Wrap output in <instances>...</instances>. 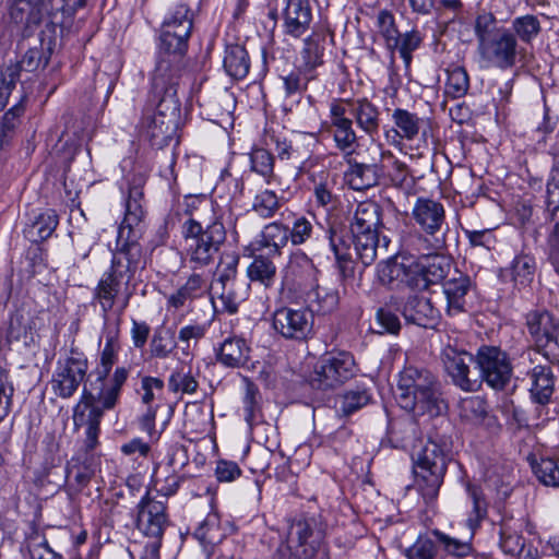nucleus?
I'll return each instance as SVG.
<instances>
[{
    "instance_id": "nucleus-16",
    "label": "nucleus",
    "mask_w": 559,
    "mask_h": 559,
    "mask_svg": "<svg viewBox=\"0 0 559 559\" xmlns=\"http://www.w3.org/2000/svg\"><path fill=\"white\" fill-rule=\"evenodd\" d=\"M314 318L307 307H282L273 314L274 330L286 340L306 341L313 331Z\"/></svg>"
},
{
    "instance_id": "nucleus-32",
    "label": "nucleus",
    "mask_w": 559,
    "mask_h": 559,
    "mask_svg": "<svg viewBox=\"0 0 559 559\" xmlns=\"http://www.w3.org/2000/svg\"><path fill=\"white\" fill-rule=\"evenodd\" d=\"M288 226L280 222H272L264 226L259 239L257 240V250L267 249L269 254L280 257L282 249L288 243Z\"/></svg>"
},
{
    "instance_id": "nucleus-27",
    "label": "nucleus",
    "mask_w": 559,
    "mask_h": 559,
    "mask_svg": "<svg viewBox=\"0 0 559 559\" xmlns=\"http://www.w3.org/2000/svg\"><path fill=\"white\" fill-rule=\"evenodd\" d=\"M528 391L532 401L539 405L550 402L555 391V376L548 365H537L527 372Z\"/></svg>"
},
{
    "instance_id": "nucleus-34",
    "label": "nucleus",
    "mask_w": 559,
    "mask_h": 559,
    "mask_svg": "<svg viewBox=\"0 0 559 559\" xmlns=\"http://www.w3.org/2000/svg\"><path fill=\"white\" fill-rule=\"evenodd\" d=\"M205 292V278L201 274L193 273L183 285L167 297V305L175 309H180L188 302L202 297Z\"/></svg>"
},
{
    "instance_id": "nucleus-15",
    "label": "nucleus",
    "mask_w": 559,
    "mask_h": 559,
    "mask_svg": "<svg viewBox=\"0 0 559 559\" xmlns=\"http://www.w3.org/2000/svg\"><path fill=\"white\" fill-rule=\"evenodd\" d=\"M88 370L85 355L72 349L63 359H59L50 385L52 392L61 399H70L84 381Z\"/></svg>"
},
{
    "instance_id": "nucleus-55",
    "label": "nucleus",
    "mask_w": 559,
    "mask_h": 559,
    "mask_svg": "<svg viewBox=\"0 0 559 559\" xmlns=\"http://www.w3.org/2000/svg\"><path fill=\"white\" fill-rule=\"evenodd\" d=\"M243 404V417L245 420L252 426L259 419L260 406H259V390L258 388L248 382L246 384V392L242 400Z\"/></svg>"
},
{
    "instance_id": "nucleus-58",
    "label": "nucleus",
    "mask_w": 559,
    "mask_h": 559,
    "mask_svg": "<svg viewBox=\"0 0 559 559\" xmlns=\"http://www.w3.org/2000/svg\"><path fill=\"white\" fill-rule=\"evenodd\" d=\"M313 233V224L305 216L295 217L292 227H288L289 241L299 246L308 241Z\"/></svg>"
},
{
    "instance_id": "nucleus-14",
    "label": "nucleus",
    "mask_w": 559,
    "mask_h": 559,
    "mask_svg": "<svg viewBox=\"0 0 559 559\" xmlns=\"http://www.w3.org/2000/svg\"><path fill=\"white\" fill-rule=\"evenodd\" d=\"M354 374L355 360L350 353H330L316 365L310 384L319 390L334 389L353 378Z\"/></svg>"
},
{
    "instance_id": "nucleus-51",
    "label": "nucleus",
    "mask_w": 559,
    "mask_h": 559,
    "mask_svg": "<svg viewBox=\"0 0 559 559\" xmlns=\"http://www.w3.org/2000/svg\"><path fill=\"white\" fill-rule=\"evenodd\" d=\"M532 468L540 483L546 486H559V466L552 459H540L532 463Z\"/></svg>"
},
{
    "instance_id": "nucleus-8",
    "label": "nucleus",
    "mask_w": 559,
    "mask_h": 559,
    "mask_svg": "<svg viewBox=\"0 0 559 559\" xmlns=\"http://www.w3.org/2000/svg\"><path fill=\"white\" fill-rule=\"evenodd\" d=\"M416 486L427 504L433 502L443 484L449 462L447 443L428 442L414 455Z\"/></svg>"
},
{
    "instance_id": "nucleus-53",
    "label": "nucleus",
    "mask_w": 559,
    "mask_h": 559,
    "mask_svg": "<svg viewBox=\"0 0 559 559\" xmlns=\"http://www.w3.org/2000/svg\"><path fill=\"white\" fill-rule=\"evenodd\" d=\"M118 329L119 326L116 325L115 329L108 328V330L105 331L106 343L100 355V364L104 368L105 376L109 372L116 361L117 352L119 348Z\"/></svg>"
},
{
    "instance_id": "nucleus-26",
    "label": "nucleus",
    "mask_w": 559,
    "mask_h": 559,
    "mask_svg": "<svg viewBox=\"0 0 559 559\" xmlns=\"http://www.w3.org/2000/svg\"><path fill=\"white\" fill-rule=\"evenodd\" d=\"M407 322L418 326H432L439 319V310L432 305L430 298L424 295H409L402 310Z\"/></svg>"
},
{
    "instance_id": "nucleus-50",
    "label": "nucleus",
    "mask_w": 559,
    "mask_h": 559,
    "mask_svg": "<svg viewBox=\"0 0 559 559\" xmlns=\"http://www.w3.org/2000/svg\"><path fill=\"white\" fill-rule=\"evenodd\" d=\"M469 87V78L463 67H455L448 71L445 94L452 98L464 96Z\"/></svg>"
},
{
    "instance_id": "nucleus-39",
    "label": "nucleus",
    "mask_w": 559,
    "mask_h": 559,
    "mask_svg": "<svg viewBox=\"0 0 559 559\" xmlns=\"http://www.w3.org/2000/svg\"><path fill=\"white\" fill-rule=\"evenodd\" d=\"M175 331L171 328L158 326L154 330L150 341V355L152 358L167 359L177 348Z\"/></svg>"
},
{
    "instance_id": "nucleus-45",
    "label": "nucleus",
    "mask_w": 559,
    "mask_h": 559,
    "mask_svg": "<svg viewBox=\"0 0 559 559\" xmlns=\"http://www.w3.org/2000/svg\"><path fill=\"white\" fill-rule=\"evenodd\" d=\"M94 473L95 469L87 460L80 461L79 459H72L67 467L69 486L74 488L75 491H81L87 486Z\"/></svg>"
},
{
    "instance_id": "nucleus-35",
    "label": "nucleus",
    "mask_w": 559,
    "mask_h": 559,
    "mask_svg": "<svg viewBox=\"0 0 559 559\" xmlns=\"http://www.w3.org/2000/svg\"><path fill=\"white\" fill-rule=\"evenodd\" d=\"M536 260L528 253H520L514 257L509 267L503 272L518 288L527 287L534 281L536 273Z\"/></svg>"
},
{
    "instance_id": "nucleus-18",
    "label": "nucleus",
    "mask_w": 559,
    "mask_h": 559,
    "mask_svg": "<svg viewBox=\"0 0 559 559\" xmlns=\"http://www.w3.org/2000/svg\"><path fill=\"white\" fill-rule=\"evenodd\" d=\"M441 359L454 385L465 392H474L480 388L479 379L471 377L469 365L475 362V356L449 345L443 348Z\"/></svg>"
},
{
    "instance_id": "nucleus-43",
    "label": "nucleus",
    "mask_w": 559,
    "mask_h": 559,
    "mask_svg": "<svg viewBox=\"0 0 559 559\" xmlns=\"http://www.w3.org/2000/svg\"><path fill=\"white\" fill-rule=\"evenodd\" d=\"M335 180L329 174H321L313 180V197L316 204L326 211L335 209L337 195L335 194Z\"/></svg>"
},
{
    "instance_id": "nucleus-59",
    "label": "nucleus",
    "mask_w": 559,
    "mask_h": 559,
    "mask_svg": "<svg viewBox=\"0 0 559 559\" xmlns=\"http://www.w3.org/2000/svg\"><path fill=\"white\" fill-rule=\"evenodd\" d=\"M41 62H43V50L39 47H34V48H29L17 63L10 64L7 68H15L16 82H17L20 79L21 71L34 72L39 68Z\"/></svg>"
},
{
    "instance_id": "nucleus-2",
    "label": "nucleus",
    "mask_w": 559,
    "mask_h": 559,
    "mask_svg": "<svg viewBox=\"0 0 559 559\" xmlns=\"http://www.w3.org/2000/svg\"><path fill=\"white\" fill-rule=\"evenodd\" d=\"M193 26V14L188 5L177 4L162 25L154 80L164 86L171 75L179 76L180 62L188 49V39Z\"/></svg>"
},
{
    "instance_id": "nucleus-61",
    "label": "nucleus",
    "mask_w": 559,
    "mask_h": 559,
    "mask_svg": "<svg viewBox=\"0 0 559 559\" xmlns=\"http://www.w3.org/2000/svg\"><path fill=\"white\" fill-rule=\"evenodd\" d=\"M198 381L188 372L177 371L170 374L168 388L170 391L178 393L192 394L198 389Z\"/></svg>"
},
{
    "instance_id": "nucleus-38",
    "label": "nucleus",
    "mask_w": 559,
    "mask_h": 559,
    "mask_svg": "<svg viewBox=\"0 0 559 559\" xmlns=\"http://www.w3.org/2000/svg\"><path fill=\"white\" fill-rule=\"evenodd\" d=\"M522 523L519 520L508 519L500 524V547L504 554L514 556L525 548L521 535Z\"/></svg>"
},
{
    "instance_id": "nucleus-25",
    "label": "nucleus",
    "mask_w": 559,
    "mask_h": 559,
    "mask_svg": "<svg viewBox=\"0 0 559 559\" xmlns=\"http://www.w3.org/2000/svg\"><path fill=\"white\" fill-rule=\"evenodd\" d=\"M311 313L329 314L335 311L340 305L341 295L338 285L334 282L322 280L307 293L306 298Z\"/></svg>"
},
{
    "instance_id": "nucleus-33",
    "label": "nucleus",
    "mask_w": 559,
    "mask_h": 559,
    "mask_svg": "<svg viewBox=\"0 0 559 559\" xmlns=\"http://www.w3.org/2000/svg\"><path fill=\"white\" fill-rule=\"evenodd\" d=\"M350 114L355 117L356 123L367 135L373 136L380 127V111L376 105L367 98H360L348 103Z\"/></svg>"
},
{
    "instance_id": "nucleus-37",
    "label": "nucleus",
    "mask_w": 559,
    "mask_h": 559,
    "mask_svg": "<svg viewBox=\"0 0 559 559\" xmlns=\"http://www.w3.org/2000/svg\"><path fill=\"white\" fill-rule=\"evenodd\" d=\"M329 241L342 278L347 280L352 277L354 275V262L352 260L350 247L333 226L329 228Z\"/></svg>"
},
{
    "instance_id": "nucleus-13",
    "label": "nucleus",
    "mask_w": 559,
    "mask_h": 559,
    "mask_svg": "<svg viewBox=\"0 0 559 559\" xmlns=\"http://www.w3.org/2000/svg\"><path fill=\"white\" fill-rule=\"evenodd\" d=\"M439 544L442 550L454 557H465L473 550L472 544L452 537L438 528L427 534H419L415 543L405 550L407 559H436Z\"/></svg>"
},
{
    "instance_id": "nucleus-11",
    "label": "nucleus",
    "mask_w": 559,
    "mask_h": 559,
    "mask_svg": "<svg viewBox=\"0 0 559 559\" xmlns=\"http://www.w3.org/2000/svg\"><path fill=\"white\" fill-rule=\"evenodd\" d=\"M178 78L171 75L164 86H156L154 73L152 74V88L154 95L159 99L157 112L153 116L150 124V135L152 139H167L174 131L176 117L179 112L180 103L177 97Z\"/></svg>"
},
{
    "instance_id": "nucleus-28",
    "label": "nucleus",
    "mask_w": 559,
    "mask_h": 559,
    "mask_svg": "<svg viewBox=\"0 0 559 559\" xmlns=\"http://www.w3.org/2000/svg\"><path fill=\"white\" fill-rule=\"evenodd\" d=\"M312 11L309 0H287L284 10V28L293 37L304 35L311 23Z\"/></svg>"
},
{
    "instance_id": "nucleus-40",
    "label": "nucleus",
    "mask_w": 559,
    "mask_h": 559,
    "mask_svg": "<svg viewBox=\"0 0 559 559\" xmlns=\"http://www.w3.org/2000/svg\"><path fill=\"white\" fill-rule=\"evenodd\" d=\"M224 68L231 78L243 79L250 69V61L245 47L240 45L227 46L224 57Z\"/></svg>"
},
{
    "instance_id": "nucleus-41",
    "label": "nucleus",
    "mask_w": 559,
    "mask_h": 559,
    "mask_svg": "<svg viewBox=\"0 0 559 559\" xmlns=\"http://www.w3.org/2000/svg\"><path fill=\"white\" fill-rule=\"evenodd\" d=\"M330 131L335 147L344 154V157L352 156L357 146V134L353 128V120L330 123Z\"/></svg>"
},
{
    "instance_id": "nucleus-60",
    "label": "nucleus",
    "mask_w": 559,
    "mask_h": 559,
    "mask_svg": "<svg viewBox=\"0 0 559 559\" xmlns=\"http://www.w3.org/2000/svg\"><path fill=\"white\" fill-rule=\"evenodd\" d=\"M421 36L417 31H411L400 36L397 47L391 49H399L400 56L406 66L411 64L412 53L420 46Z\"/></svg>"
},
{
    "instance_id": "nucleus-52",
    "label": "nucleus",
    "mask_w": 559,
    "mask_h": 559,
    "mask_svg": "<svg viewBox=\"0 0 559 559\" xmlns=\"http://www.w3.org/2000/svg\"><path fill=\"white\" fill-rule=\"evenodd\" d=\"M251 169L266 179L270 182V178L274 173V157L264 148H254L250 153Z\"/></svg>"
},
{
    "instance_id": "nucleus-29",
    "label": "nucleus",
    "mask_w": 559,
    "mask_h": 559,
    "mask_svg": "<svg viewBox=\"0 0 559 559\" xmlns=\"http://www.w3.org/2000/svg\"><path fill=\"white\" fill-rule=\"evenodd\" d=\"M443 293L447 298V311L456 316L466 311V297L472 288L471 278L455 271L454 276L443 283Z\"/></svg>"
},
{
    "instance_id": "nucleus-4",
    "label": "nucleus",
    "mask_w": 559,
    "mask_h": 559,
    "mask_svg": "<svg viewBox=\"0 0 559 559\" xmlns=\"http://www.w3.org/2000/svg\"><path fill=\"white\" fill-rule=\"evenodd\" d=\"M394 394L397 404L415 416L435 417L447 408L437 378L425 368L405 367L400 372Z\"/></svg>"
},
{
    "instance_id": "nucleus-5",
    "label": "nucleus",
    "mask_w": 559,
    "mask_h": 559,
    "mask_svg": "<svg viewBox=\"0 0 559 559\" xmlns=\"http://www.w3.org/2000/svg\"><path fill=\"white\" fill-rule=\"evenodd\" d=\"M474 29L481 69L495 68L504 71L516 64L520 55L518 38L509 28L497 26L493 15L477 16Z\"/></svg>"
},
{
    "instance_id": "nucleus-49",
    "label": "nucleus",
    "mask_w": 559,
    "mask_h": 559,
    "mask_svg": "<svg viewBox=\"0 0 559 559\" xmlns=\"http://www.w3.org/2000/svg\"><path fill=\"white\" fill-rule=\"evenodd\" d=\"M323 51L324 48L313 37H309L305 40L304 49L301 51L302 60H304V70L307 74V81L312 80L314 78L311 72L322 66L323 63Z\"/></svg>"
},
{
    "instance_id": "nucleus-44",
    "label": "nucleus",
    "mask_w": 559,
    "mask_h": 559,
    "mask_svg": "<svg viewBox=\"0 0 559 559\" xmlns=\"http://www.w3.org/2000/svg\"><path fill=\"white\" fill-rule=\"evenodd\" d=\"M200 102L210 120L229 115L234 108V99L227 91H219L212 97H200Z\"/></svg>"
},
{
    "instance_id": "nucleus-22",
    "label": "nucleus",
    "mask_w": 559,
    "mask_h": 559,
    "mask_svg": "<svg viewBox=\"0 0 559 559\" xmlns=\"http://www.w3.org/2000/svg\"><path fill=\"white\" fill-rule=\"evenodd\" d=\"M60 8H53L52 0H14L10 9V16L16 24H25L26 27L36 26L44 20L51 24H62L57 20Z\"/></svg>"
},
{
    "instance_id": "nucleus-20",
    "label": "nucleus",
    "mask_w": 559,
    "mask_h": 559,
    "mask_svg": "<svg viewBox=\"0 0 559 559\" xmlns=\"http://www.w3.org/2000/svg\"><path fill=\"white\" fill-rule=\"evenodd\" d=\"M104 411L95 404L94 393L83 391L81 400L73 408V424L75 428L86 427L85 448L92 451L98 444L99 425Z\"/></svg>"
},
{
    "instance_id": "nucleus-47",
    "label": "nucleus",
    "mask_w": 559,
    "mask_h": 559,
    "mask_svg": "<svg viewBox=\"0 0 559 559\" xmlns=\"http://www.w3.org/2000/svg\"><path fill=\"white\" fill-rule=\"evenodd\" d=\"M281 206L280 197L269 189L258 192L251 203V210L262 218H272Z\"/></svg>"
},
{
    "instance_id": "nucleus-7",
    "label": "nucleus",
    "mask_w": 559,
    "mask_h": 559,
    "mask_svg": "<svg viewBox=\"0 0 559 559\" xmlns=\"http://www.w3.org/2000/svg\"><path fill=\"white\" fill-rule=\"evenodd\" d=\"M183 251L193 270L205 267L215 258L226 239L223 223L214 221L205 227L193 218L182 224Z\"/></svg>"
},
{
    "instance_id": "nucleus-17",
    "label": "nucleus",
    "mask_w": 559,
    "mask_h": 559,
    "mask_svg": "<svg viewBox=\"0 0 559 559\" xmlns=\"http://www.w3.org/2000/svg\"><path fill=\"white\" fill-rule=\"evenodd\" d=\"M526 328L535 345L545 349L544 356L551 360L559 349V322L549 311L536 309L526 314Z\"/></svg>"
},
{
    "instance_id": "nucleus-42",
    "label": "nucleus",
    "mask_w": 559,
    "mask_h": 559,
    "mask_svg": "<svg viewBox=\"0 0 559 559\" xmlns=\"http://www.w3.org/2000/svg\"><path fill=\"white\" fill-rule=\"evenodd\" d=\"M58 215L53 210L40 213L25 230L27 238L33 242L46 240L58 226Z\"/></svg>"
},
{
    "instance_id": "nucleus-24",
    "label": "nucleus",
    "mask_w": 559,
    "mask_h": 559,
    "mask_svg": "<svg viewBox=\"0 0 559 559\" xmlns=\"http://www.w3.org/2000/svg\"><path fill=\"white\" fill-rule=\"evenodd\" d=\"M413 261L409 263L388 260L378 264L377 274L380 283L390 289H414Z\"/></svg>"
},
{
    "instance_id": "nucleus-12",
    "label": "nucleus",
    "mask_w": 559,
    "mask_h": 559,
    "mask_svg": "<svg viewBox=\"0 0 559 559\" xmlns=\"http://www.w3.org/2000/svg\"><path fill=\"white\" fill-rule=\"evenodd\" d=\"M475 365L479 381L493 390L501 391L510 383L513 367L507 352L498 346L483 345L475 354Z\"/></svg>"
},
{
    "instance_id": "nucleus-48",
    "label": "nucleus",
    "mask_w": 559,
    "mask_h": 559,
    "mask_svg": "<svg viewBox=\"0 0 559 559\" xmlns=\"http://www.w3.org/2000/svg\"><path fill=\"white\" fill-rule=\"evenodd\" d=\"M459 415L466 423L480 424L487 415L486 402L480 396L462 399L459 403Z\"/></svg>"
},
{
    "instance_id": "nucleus-62",
    "label": "nucleus",
    "mask_w": 559,
    "mask_h": 559,
    "mask_svg": "<svg viewBox=\"0 0 559 559\" xmlns=\"http://www.w3.org/2000/svg\"><path fill=\"white\" fill-rule=\"evenodd\" d=\"M164 389V381L155 377H144L141 381L142 402L146 406H153L154 400L159 397Z\"/></svg>"
},
{
    "instance_id": "nucleus-57",
    "label": "nucleus",
    "mask_w": 559,
    "mask_h": 559,
    "mask_svg": "<svg viewBox=\"0 0 559 559\" xmlns=\"http://www.w3.org/2000/svg\"><path fill=\"white\" fill-rule=\"evenodd\" d=\"M206 330V325L201 323L188 324L179 330L178 341L183 344L181 347L183 355H190L191 342H193L195 345L201 338L204 337Z\"/></svg>"
},
{
    "instance_id": "nucleus-23",
    "label": "nucleus",
    "mask_w": 559,
    "mask_h": 559,
    "mask_svg": "<svg viewBox=\"0 0 559 559\" xmlns=\"http://www.w3.org/2000/svg\"><path fill=\"white\" fill-rule=\"evenodd\" d=\"M391 119L393 122L392 132L394 134L390 142L394 146L401 147L404 140L412 142L420 138L426 141L425 119L416 112L397 107L393 109Z\"/></svg>"
},
{
    "instance_id": "nucleus-46",
    "label": "nucleus",
    "mask_w": 559,
    "mask_h": 559,
    "mask_svg": "<svg viewBox=\"0 0 559 559\" xmlns=\"http://www.w3.org/2000/svg\"><path fill=\"white\" fill-rule=\"evenodd\" d=\"M510 31L515 37L525 44L532 43L542 31L539 19L533 14H525L513 19Z\"/></svg>"
},
{
    "instance_id": "nucleus-56",
    "label": "nucleus",
    "mask_w": 559,
    "mask_h": 559,
    "mask_svg": "<svg viewBox=\"0 0 559 559\" xmlns=\"http://www.w3.org/2000/svg\"><path fill=\"white\" fill-rule=\"evenodd\" d=\"M377 22L380 33L385 38L388 48L397 47L400 35L393 14L388 10H382L378 14Z\"/></svg>"
},
{
    "instance_id": "nucleus-19",
    "label": "nucleus",
    "mask_w": 559,
    "mask_h": 559,
    "mask_svg": "<svg viewBox=\"0 0 559 559\" xmlns=\"http://www.w3.org/2000/svg\"><path fill=\"white\" fill-rule=\"evenodd\" d=\"M409 255L418 254L413 261L414 290L427 289L430 285L442 282L451 270L450 260L437 252H407Z\"/></svg>"
},
{
    "instance_id": "nucleus-30",
    "label": "nucleus",
    "mask_w": 559,
    "mask_h": 559,
    "mask_svg": "<svg viewBox=\"0 0 559 559\" xmlns=\"http://www.w3.org/2000/svg\"><path fill=\"white\" fill-rule=\"evenodd\" d=\"M345 160L347 169L344 180L353 190H366L378 183L380 170L376 164L358 163L352 156L345 157Z\"/></svg>"
},
{
    "instance_id": "nucleus-10",
    "label": "nucleus",
    "mask_w": 559,
    "mask_h": 559,
    "mask_svg": "<svg viewBox=\"0 0 559 559\" xmlns=\"http://www.w3.org/2000/svg\"><path fill=\"white\" fill-rule=\"evenodd\" d=\"M131 281L121 275V271L115 274L111 270L105 272L94 289V300L100 307L105 325L109 324L110 312L116 316L115 325L119 326L121 317L129 306L132 293L129 288Z\"/></svg>"
},
{
    "instance_id": "nucleus-9",
    "label": "nucleus",
    "mask_w": 559,
    "mask_h": 559,
    "mask_svg": "<svg viewBox=\"0 0 559 559\" xmlns=\"http://www.w3.org/2000/svg\"><path fill=\"white\" fill-rule=\"evenodd\" d=\"M325 537L323 523L312 518L294 519L286 539L277 548L273 559H312Z\"/></svg>"
},
{
    "instance_id": "nucleus-3",
    "label": "nucleus",
    "mask_w": 559,
    "mask_h": 559,
    "mask_svg": "<svg viewBox=\"0 0 559 559\" xmlns=\"http://www.w3.org/2000/svg\"><path fill=\"white\" fill-rule=\"evenodd\" d=\"M411 216L418 229L402 235L401 247L405 252H438L445 247L449 226L441 202L419 197Z\"/></svg>"
},
{
    "instance_id": "nucleus-63",
    "label": "nucleus",
    "mask_w": 559,
    "mask_h": 559,
    "mask_svg": "<svg viewBox=\"0 0 559 559\" xmlns=\"http://www.w3.org/2000/svg\"><path fill=\"white\" fill-rule=\"evenodd\" d=\"M288 270L296 275L305 273L309 276H312L317 273L312 260L301 251L294 252L290 255Z\"/></svg>"
},
{
    "instance_id": "nucleus-31",
    "label": "nucleus",
    "mask_w": 559,
    "mask_h": 559,
    "mask_svg": "<svg viewBox=\"0 0 559 559\" xmlns=\"http://www.w3.org/2000/svg\"><path fill=\"white\" fill-rule=\"evenodd\" d=\"M250 347L246 340L238 336L226 338L217 352V361L228 368L246 366L250 358Z\"/></svg>"
},
{
    "instance_id": "nucleus-36",
    "label": "nucleus",
    "mask_w": 559,
    "mask_h": 559,
    "mask_svg": "<svg viewBox=\"0 0 559 559\" xmlns=\"http://www.w3.org/2000/svg\"><path fill=\"white\" fill-rule=\"evenodd\" d=\"M275 255L258 254L247 269L248 277L253 283H259L265 288H271L276 282L277 267L273 262Z\"/></svg>"
},
{
    "instance_id": "nucleus-6",
    "label": "nucleus",
    "mask_w": 559,
    "mask_h": 559,
    "mask_svg": "<svg viewBox=\"0 0 559 559\" xmlns=\"http://www.w3.org/2000/svg\"><path fill=\"white\" fill-rule=\"evenodd\" d=\"M382 227V210L378 203L364 201L357 204L349 222V229L356 255L365 266L376 261L380 248H388L389 239L385 236L382 237L380 245Z\"/></svg>"
},
{
    "instance_id": "nucleus-64",
    "label": "nucleus",
    "mask_w": 559,
    "mask_h": 559,
    "mask_svg": "<svg viewBox=\"0 0 559 559\" xmlns=\"http://www.w3.org/2000/svg\"><path fill=\"white\" fill-rule=\"evenodd\" d=\"M548 259L555 272L559 275V222L555 224L548 239Z\"/></svg>"
},
{
    "instance_id": "nucleus-54",
    "label": "nucleus",
    "mask_w": 559,
    "mask_h": 559,
    "mask_svg": "<svg viewBox=\"0 0 559 559\" xmlns=\"http://www.w3.org/2000/svg\"><path fill=\"white\" fill-rule=\"evenodd\" d=\"M370 394L367 390H352L346 392L340 401V411L344 415H350L370 402Z\"/></svg>"
},
{
    "instance_id": "nucleus-21",
    "label": "nucleus",
    "mask_w": 559,
    "mask_h": 559,
    "mask_svg": "<svg viewBox=\"0 0 559 559\" xmlns=\"http://www.w3.org/2000/svg\"><path fill=\"white\" fill-rule=\"evenodd\" d=\"M169 521L166 514V506L157 501L146 492L138 503L136 526L147 537L153 539L163 538L164 531Z\"/></svg>"
},
{
    "instance_id": "nucleus-1",
    "label": "nucleus",
    "mask_w": 559,
    "mask_h": 559,
    "mask_svg": "<svg viewBox=\"0 0 559 559\" xmlns=\"http://www.w3.org/2000/svg\"><path fill=\"white\" fill-rule=\"evenodd\" d=\"M143 189L141 185L130 186L124 201V217L118 228L117 252L114 254L111 270L121 271L124 278L131 281L143 262L142 247L139 240L144 233Z\"/></svg>"
}]
</instances>
